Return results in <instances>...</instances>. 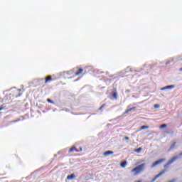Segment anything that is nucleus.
<instances>
[{"label":"nucleus","instance_id":"9b49d317","mask_svg":"<svg viewBox=\"0 0 182 182\" xmlns=\"http://www.w3.org/2000/svg\"><path fill=\"white\" fill-rule=\"evenodd\" d=\"M127 164V161H124L121 163V167L124 168V167H126Z\"/></svg>","mask_w":182,"mask_h":182},{"label":"nucleus","instance_id":"423d86ee","mask_svg":"<svg viewBox=\"0 0 182 182\" xmlns=\"http://www.w3.org/2000/svg\"><path fill=\"white\" fill-rule=\"evenodd\" d=\"M75 177H76V175H75V173H72L71 175H68L67 176V180H73Z\"/></svg>","mask_w":182,"mask_h":182},{"label":"nucleus","instance_id":"6ab92c4d","mask_svg":"<svg viewBox=\"0 0 182 182\" xmlns=\"http://www.w3.org/2000/svg\"><path fill=\"white\" fill-rule=\"evenodd\" d=\"M175 59L176 60H182V58L180 56L175 58Z\"/></svg>","mask_w":182,"mask_h":182},{"label":"nucleus","instance_id":"cd10ccee","mask_svg":"<svg viewBox=\"0 0 182 182\" xmlns=\"http://www.w3.org/2000/svg\"><path fill=\"white\" fill-rule=\"evenodd\" d=\"M179 72H182V68L179 69Z\"/></svg>","mask_w":182,"mask_h":182},{"label":"nucleus","instance_id":"5701e85b","mask_svg":"<svg viewBox=\"0 0 182 182\" xmlns=\"http://www.w3.org/2000/svg\"><path fill=\"white\" fill-rule=\"evenodd\" d=\"M5 107V106H4V105H1V107H0V111L1 110H4V108Z\"/></svg>","mask_w":182,"mask_h":182},{"label":"nucleus","instance_id":"393cba45","mask_svg":"<svg viewBox=\"0 0 182 182\" xmlns=\"http://www.w3.org/2000/svg\"><path fill=\"white\" fill-rule=\"evenodd\" d=\"M127 113H129V111L127 109V110L124 112V114H127Z\"/></svg>","mask_w":182,"mask_h":182},{"label":"nucleus","instance_id":"c85d7f7f","mask_svg":"<svg viewBox=\"0 0 182 182\" xmlns=\"http://www.w3.org/2000/svg\"><path fill=\"white\" fill-rule=\"evenodd\" d=\"M180 156H182V152H181V153L179 154L178 157H180Z\"/></svg>","mask_w":182,"mask_h":182},{"label":"nucleus","instance_id":"7ed1b4c3","mask_svg":"<svg viewBox=\"0 0 182 182\" xmlns=\"http://www.w3.org/2000/svg\"><path fill=\"white\" fill-rule=\"evenodd\" d=\"M164 161H166V159L162 158L161 159H159L158 161H156L152 164L151 167H156L157 164H161V163H163Z\"/></svg>","mask_w":182,"mask_h":182},{"label":"nucleus","instance_id":"20e7f679","mask_svg":"<svg viewBox=\"0 0 182 182\" xmlns=\"http://www.w3.org/2000/svg\"><path fill=\"white\" fill-rule=\"evenodd\" d=\"M176 144H177V141H173V143L171 144L168 151H171V150H173V149H176Z\"/></svg>","mask_w":182,"mask_h":182},{"label":"nucleus","instance_id":"dca6fc26","mask_svg":"<svg viewBox=\"0 0 182 182\" xmlns=\"http://www.w3.org/2000/svg\"><path fill=\"white\" fill-rule=\"evenodd\" d=\"M147 66V64H145L144 66V70H146V67ZM150 69H151V66H149V68H146V70H150Z\"/></svg>","mask_w":182,"mask_h":182},{"label":"nucleus","instance_id":"7c9ffc66","mask_svg":"<svg viewBox=\"0 0 182 182\" xmlns=\"http://www.w3.org/2000/svg\"><path fill=\"white\" fill-rule=\"evenodd\" d=\"M100 73H103V72H101Z\"/></svg>","mask_w":182,"mask_h":182},{"label":"nucleus","instance_id":"bb28decb","mask_svg":"<svg viewBox=\"0 0 182 182\" xmlns=\"http://www.w3.org/2000/svg\"><path fill=\"white\" fill-rule=\"evenodd\" d=\"M131 109H132V110H134L136 109V107H133Z\"/></svg>","mask_w":182,"mask_h":182},{"label":"nucleus","instance_id":"f257e3e1","mask_svg":"<svg viewBox=\"0 0 182 182\" xmlns=\"http://www.w3.org/2000/svg\"><path fill=\"white\" fill-rule=\"evenodd\" d=\"M144 167H146V164H141L134 168L131 171L132 173H134V176H137L139 173L144 171Z\"/></svg>","mask_w":182,"mask_h":182},{"label":"nucleus","instance_id":"1a4fd4ad","mask_svg":"<svg viewBox=\"0 0 182 182\" xmlns=\"http://www.w3.org/2000/svg\"><path fill=\"white\" fill-rule=\"evenodd\" d=\"M112 97H113V99H114L115 100H117V92H112Z\"/></svg>","mask_w":182,"mask_h":182},{"label":"nucleus","instance_id":"f03ea898","mask_svg":"<svg viewBox=\"0 0 182 182\" xmlns=\"http://www.w3.org/2000/svg\"><path fill=\"white\" fill-rule=\"evenodd\" d=\"M178 155H176L175 156H173L172 159H171L165 165H164V168H168V167L170 166V164H172V163H174V161H176V160H177L178 159Z\"/></svg>","mask_w":182,"mask_h":182},{"label":"nucleus","instance_id":"9d476101","mask_svg":"<svg viewBox=\"0 0 182 182\" xmlns=\"http://www.w3.org/2000/svg\"><path fill=\"white\" fill-rule=\"evenodd\" d=\"M109 154H113V151H107L104 152V156H109Z\"/></svg>","mask_w":182,"mask_h":182},{"label":"nucleus","instance_id":"f3484780","mask_svg":"<svg viewBox=\"0 0 182 182\" xmlns=\"http://www.w3.org/2000/svg\"><path fill=\"white\" fill-rule=\"evenodd\" d=\"M165 127H167V124H164L159 127L160 129H165Z\"/></svg>","mask_w":182,"mask_h":182},{"label":"nucleus","instance_id":"39448f33","mask_svg":"<svg viewBox=\"0 0 182 182\" xmlns=\"http://www.w3.org/2000/svg\"><path fill=\"white\" fill-rule=\"evenodd\" d=\"M175 85H167L162 88H161V90H167V89H174Z\"/></svg>","mask_w":182,"mask_h":182},{"label":"nucleus","instance_id":"4468645a","mask_svg":"<svg viewBox=\"0 0 182 182\" xmlns=\"http://www.w3.org/2000/svg\"><path fill=\"white\" fill-rule=\"evenodd\" d=\"M52 80V77L48 76L46 78V83H48L49 81Z\"/></svg>","mask_w":182,"mask_h":182},{"label":"nucleus","instance_id":"2eb2a0df","mask_svg":"<svg viewBox=\"0 0 182 182\" xmlns=\"http://www.w3.org/2000/svg\"><path fill=\"white\" fill-rule=\"evenodd\" d=\"M171 62H174V58H171L169 60L166 61V65H170Z\"/></svg>","mask_w":182,"mask_h":182},{"label":"nucleus","instance_id":"0eeeda50","mask_svg":"<svg viewBox=\"0 0 182 182\" xmlns=\"http://www.w3.org/2000/svg\"><path fill=\"white\" fill-rule=\"evenodd\" d=\"M73 151H79L78 150H76V147L73 146L71 147L68 153H73Z\"/></svg>","mask_w":182,"mask_h":182},{"label":"nucleus","instance_id":"ddd939ff","mask_svg":"<svg viewBox=\"0 0 182 182\" xmlns=\"http://www.w3.org/2000/svg\"><path fill=\"white\" fill-rule=\"evenodd\" d=\"M149 126L143 125L140 127V130H144L146 129H149Z\"/></svg>","mask_w":182,"mask_h":182},{"label":"nucleus","instance_id":"b1692460","mask_svg":"<svg viewBox=\"0 0 182 182\" xmlns=\"http://www.w3.org/2000/svg\"><path fill=\"white\" fill-rule=\"evenodd\" d=\"M130 107V106H128V109H127V111L129 112H132V109L131 108H129Z\"/></svg>","mask_w":182,"mask_h":182},{"label":"nucleus","instance_id":"a211bd4d","mask_svg":"<svg viewBox=\"0 0 182 182\" xmlns=\"http://www.w3.org/2000/svg\"><path fill=\"white\" fill-rule=\"evenodd\" d=\"M154 109H159V107H160V105H159V104L154 105Z\"/></svg>","mask_w":182,"mask_h":182},{"label":"nucleus","instance_id":"6e6552de","mask_svg":"<svg viewBox=\"0 0 182 182\" xmlns=\"http://www.w3.org/2000/svg\"><path fill=\"white\" fill-rule=\"evenodd\" d=\"M83 72V69L80 68L78 70V72L75 73V76H79V75H81V73Z\"/></svg>","mask_w":182,"mask_h":182},{"label":"nucleus","instance_id":"c756f323","mask_svg":"<svg viewBox=\"0 0 182 182\" xmlns=\"http://www.w3.org/2000/svg\"><path fill=\"white\" fill-rule=\"evenodd\" d=\"M80 151H82V148L80 149Z\"/></svg>","mask_w":182,"mask_h":182},{"label":"nucleus","instance_id":"f8f14e48","mask_svg":"<svg viewBox=\"0 0 182 182\" xmlns=\"http://www.w3.org/2000/svg\"><path fill=\"white\" fill-rule=\"evenodd\" d=\"M143 150V149L141 147H139L136 149L134 150L135 153H140V151H141Z\"/></svg>","mask_w":182,"mask_h":182},{"label":"nucleus","instance_id":"4be33fe9","mask_svg":"<svg viewBox=\"0 0 182 182\" xmlns=\"http://www.w3.org/2000/svg\"><path fill=\"white\" fill-rule=\"evenodd\" d=\"M105 106H106V105H102L100 108H99V110H102V109L103 108V107H105Z\"/></svg>","mask_w":182,"mask_h":182},{"label":"nucleus","instance_id":"a878e982","mask_svg":"<svg viewBox=\"0 0 182 182\" xmlns=\"http://www.w3.org/2000/svg\"><path fill=\"white\" fill-rule=\"evenodd\" d=\"M124 140H129V138L128 136H124Z\"/></svg>","mask_w":182,"mask_h":182},{"label":"nucleus","instance_id":"aec40b11","mask_svg":"<svg viewBox=\"0 0 182 182\" xmlns=\"http://www.w3.org/2000/svg\"><path fill=\"white\" fill-rule=\"evenodd\" d=\"M47 102H48V103H52V104L54 103L53 101H52V100L50 99H47Z\"/></svg>","mask_w":182,"mask_h":182},{"label":"nucleus","instance_id":"412c9836","mask_svg":"<svg viewBox=\"0 0 182 182\" xmlns=\"http://www.w3.org/2000/svg\"><path fill=\"white\" fill-rule=\"evenodd\" d=\"M127 72H133V70H132V68H127Z\"/></svg>","mask_w":182,"mask_h":182}]
</instances>
